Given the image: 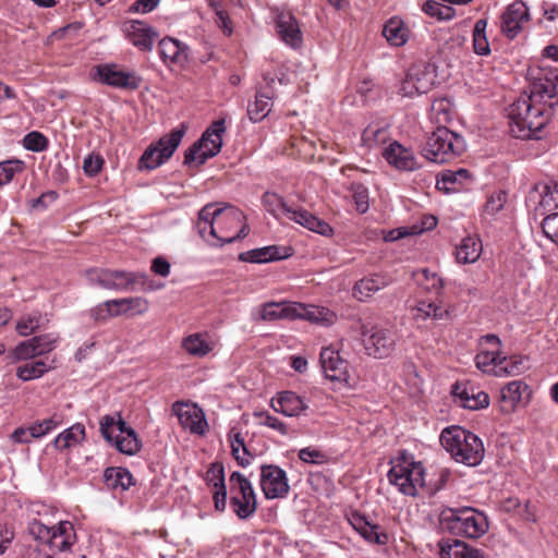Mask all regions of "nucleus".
I'll list each match as a JSON object with an SVG mask.
<instances>
[{"label":"nucleus","instance_id":"b1692460","mask_svg":"<svg viewBox=\"0 0 558 558\" xmlns=\"http://www.w3.org/2000/svg\"><path fill=\"white\" fill-rule=\"evenodd\" d=\"M292 254L293 248L290 246L269 245L242 252L239 259L247 263H269L286 259Z\"/></svg>","mask_w":558,"mask_h":558},{"label":"nucleus","instance_id":"09e8293b","mask_svg":"<svg viewBox=\"0 0 558 558\" xmlns=\"http://www.w3.org/2000/svg\"><path fill=\"white\" fill-rule=\"evenodd\" d=\"M422 10L425 14L439 21H450L456 16V10L452 7L440 4L435 0L424 2Z\"/></svg>","mask_w":558,"mask_h":558},{"label":"nucleus","instance_id":"6ab92c4d","mask_svg":"<svg viewBox=\"0 0 558 558\" xmlns=\"http://www.w3.org/2000/svg\"><path fill=\"white\" fill-rule=\"evenodd\" d=\"M98 78L101 83L122 89H137L142 78L134 72L119 70L116 64H105L97 69Z\"/></svg>","mask_w":558,"mask_h":558},{"label":"nucleus","instance_id":"0e129e2a","mask_svg":"<svg viewBox=\"0 0 558 558\" xmlns=\"http://www.w3.org/2000/svg\"><path fill=\"white\" fill-rule=\"evenodd\" d=\"M105 165V160L100 154L92 153L85 157L83 161V171L87 177L97 175Z\"/></svg>","mask_w":558,"mask_h":558},{"label":"nucleus","instance_id":"f3484780","mask_svg":"<svg viewBox=\"0 0 558 558\" xmlns=\"http://www.w3.org/2000/svg\"><path fill=\"white\" fill-rule=\"evenodd\" d=\"M172 412L184 429L197 435L206 433L208 424L205 414L196 404L178 401L172 405Z\"/></svg>","mask_w":558,"mask_h":558},{"label":"nucleus","instance_id":"69168bd1","mask_svg":"<svg viewBox=\"0 0 558 558\" xmlns=\"http://www.w3.org/2000/svg\"><path fill=\"white\" fill-rule=\"evenodd\" d=\"M299 459L305 463L323 464L327 462L328 456L313 447H306L299 451Z\"/></svg>","mask_w":558,"mask_h":558},{"label":"nucleus","instance_id":"c85d7f7f","mask_svg":"<svg viewBox=\"0 0 558 558\" xmlns=\"http://www.w3.org/2000/svg\"><path fill=\"white\" fill-rule=\"evenodd\" d=\"M473 175L464 168L458 170H444L438 174L436 187L445 193L458 192L460 189L470 185Z\"/></svg>","mask_w":558,"mask_h":558},{"label":"nucleus","instance_id":"37998d69","mask_svg":"<svg viewBox=\"0 0 558 558\" xmlns=\"http://www.w3.org/2000/svg\"><path fill=\"white\" fill-rule=\"evenodd\" d=\"M482 252V243L478 239L466 236L456 248L457 260L461 264L475 263Z\"/></svg>","mask_w":558,"mask_h":558},{"label":"nucleus","instance_id":"de8ad7c7","mask_svg":"<svg viewBox=\"0 0 558 558\" xmlns=\"http://www.w3.org/2000/svg\"><path fill=\"white\" fill-rule=\"evenodd\" d=\"M51 368L52 366L47 365L44 361H35L19 366L16 368V376L23 381H29L36 378H40Z\"/></svg>","mask_w":558,"mask_h":558},{"label":"nucleus","instance_id":"c9c22d12","mask_svg":"<svg viewBox=\"0 0 558 558\" xmlns=\"http://www.w3.org/2000/svg\"><path fill=\"white\" fill-rule=\"evenodd\" d=\"M182 348L190 355L204 357L215 348V341L208 333H192L182 340Z\"/></svg>","mask_w":558,"mask_h":558},{"label":"nucleus","instance_id":"5701e85b","mask_svg":"<svg viewBox=\"0 0 558 558\" xmlns=\"http://www.w3.org/2000/svg\"><path fill=\"white\" fill-rule=\"evenodd\" d=\"M383 156L390 166L401 171H413L420 167L414 154L397 141L384 149Z\"/></svg>","mask_w":558,"mask_h":558},{"label":"nucleus","instance_id":"49530a36","mask_svg":"<svg viewBox=\"0 0 558 558\" xmlns=\"http://www.w3.org/2000/svg\"><path fill=\"white\" fill-rule=\"evenodd\" d=\"M35 356H38L35 343L32 342V339H28L26 341H22L21 343H19L13 350H11L5 355L4 359L7 361V364H15L20 361H26Z\"/></svg>","mask_w":558,"mask_h":558},{"label":"nucleus","instance_id":"a878e982","mask_svg":"<svg viewBox=\"0 0 558 558\" xmlns=\"http://www.w3.org/2000/svg\"><path fill=\"white\" fill-rule=\"evenodd\" d=\"M351 526L368 543L384 545L388 541V535L378 524H373L368 519L357 512L351 513L349 517Z\"/></svg>","mask_w":558,"mask_h":558},{"label":"nucleus","instance_id":"0eeeda50","mask_svg":"<svg viewBox=\"0 0 558 558\" xmlns=\"http://www.w3.org/2000/svg\"><path fill=\"white\" fill-rule=\"evenodd\" d=\"M363 348L375 359L388 357L395 350L397 336L386 323L364 320L360 326Z\"/></svg>","mask_w":558,"mask_h":558},{"label":"nucleus","instance_id":"7ed1b4c3","mask_svg":"<svg viewBox=\"0 0 558 558\" xmlns=\"http://www.w3.org/2000/svg\"><path fill=\"white\" fill-rule=\"evenodd\" d=\"M526 97H520L510 106V132L517 138H539L538 133L548 123L542 106Z\"/></svg>","mask_w":558,"mask_h":558},{"label":"nucleus","instance_id":"052dcab7","mask_svg":"<svg viewBox=\"0 0 558 558\" xmlns=\"http://www.w3.org/2000/svg\"><path fill=\"white\" fill-rule=\"evenodd\" d=\"M23 170V162L21 160H7L0 162V185L8 184L13 179L16 172Z\"/></svg>","mask_w":558,"mask_h":558},{"label":"nucleus","instance_id":"2f4dec72","mask_svg":"<svg viewBox=\"0 0 558 558\" xmlns=\"http://www.w3.org/2000/svg\"><path fill=\"white\" fill-rule=\"evenodd\" d=\"M159 53L168 65L183 66L187 61V47L179 40L166 37L159 41Z\"/></svg>","mask_w":558,"mask_h":558},{"label":"nucleus","instance_id":"20e7f679","mask_svg":"<svg viewBox=\"0 0 558 558\" xmlns=\"http://www.w3.org/2000/svg\"><path fill=\"white\" fill-rule=\"evenodd\" d=\"M391 468L387 474L389 483L405 495L415 497L420 488L426 486L425 469L420 461L407 451H400L399 454L390 461Z\"/></svg>","mask_w":558,"mask_h":558},{"label":"nucleus","instance_id":"6e6d98bb","mask_svg":"<svg viewBox=\"0 0 558 558\" xmlns=\"http://www.w3.org/2000/svg\"><path fill=\"white\" fill-rule=\"evenodd\" d=\"M58 333H45L32 338V342L35 343L36 351L39 355L51 352L56 349L59 342Z\"/></svg>","mask_w":558,"mask_h":558},{"label":"nucleus","instance_id":"774afa93","mask_svg":"<svg viewBox=\"0 0 558 558\" xmlns=\"http://www.w3.org/2000/svg\"><path fill=\"white\" fill-rule=\"evenodd\" d=\"M507 202V193L504 191L496 192L489 196L485 205V211L489 215L499 213Z\"/></svg>","mask_w":558,"mask_h":558},{"label":"nucleus","instance_id":"864d4df0","mask_svg":"<svg viewBox=\"0 0 558 558\" xmlns=\"http://www.w3.org/2000/svg\"><path fill=\"white\" fill-rule=\"evenodd\" d=\"M263 204L267 211L275 217H278L279 214L289 216V211L291 210V207L276 193L266 192L263 196Z\"/></svg>","mask_w":558,"mask_h":558},{"label":"nucleus","instance_id":"cd10ccee","mask_svg":"<svg viewBox=\"0 0 558 558\" xmlns=\"http://www.w3.org/2000/svg\"><path fill=\"white\" fill-rule=\"evenodd\" d=\"M123 29L135 47L145 51L151 50L157 34L147 24L137 20L130 21L124 24Z\"/></svg>","mask_w":558,"mask_h":558},{"label":"nucleus","instance_id":"39448f33","mask_svg":"<svg viewBox=\"0 0 558 558\" xmlns=\"http://www.w3.org/2000/svg\"><path fill=\"white\" fill-rule=\"evenodd\" d=\"M441 526L456 536L478 538L488 530L483 512L471 507L447 508L439 515Z\"/></svg>","mask_w":558,"mask_h":558},{"label":"nucleus","instance_id":"13d9d810","mask_svg":"<svg viewBox=\"0 0 558 558\" xmlns=\"http://www.w3.org/2000/svg\"><path fill=\"white\" fill-rule=\"evenodd\" d=\"M352 198L355 203L356 210L364 214L368 209V191L361 183H352L349 187Z\"/></svg>","mask_w":558,"mask_h":558},{"label":"nucleus","instance_id":"680f3d73","mask_svg":"<svg viewBox=\"0 0 558 558\" xmlns=\"http://www.w3.org/2000/svg\"><path fill=\"white\" fill-rule=\"evenodd\" d=\"M417 281L424 289L429 291H438L442 287L441 278L428 269H423L417 274Z\"/></svg>","mask_w":558,"mask_h":558},{"label":"nucleus","instance_id":"1a4fd4ad","mask_svg":"<svg viewBox=\"0 0 558 558\" xmlns=\"http://www.w3.org/2000/svg\"><path fill=\"white\" fill-rule=\"evenodd\" d=\"M100 433L102 437L116 449L124 454L134 456L141 449V442L135 430L126 425L119 417L118 421L113 416L105 415L100 418Z\"/></svg>","mask_w":558,"mask_h":558},{"label":"nucleus","instance_id":"8fccbe9b","mask_svg":"<svg viewBox=\"0 0 558 558\" xmlns=\"http://www.w3.org/2000/svg\"><path fill=\"white\" fill-rule=\"evenodd\" d=\"M230 442H231V452L233 458L241 466H246L250 464V453L245 446L244 437L241 433H231L230 434Z\"/></svg>","mask_w":558,"mask_h":558},{"label":"nucleus","instance_id":"e433bc0d","mask_svg":"<svg viewBox=\"0 0 558 558\" xmlns=\"http://www.w3.org/2000/svg\"><path fill=\"white\" fill-rule=\"evenodd\" d=\"M527 386L522 380H513L504 386L500 390V408L502 412L509 413L521 402Z\"/></svg>","mask_w":558,"mask_h":558},{"label":"nucleus","instance_id":"2eb2a0df","mask_svg":"<svg viewBox=\"0 0 558 558\" xmlns=\"http://www.w3.org/2000/svg\"><path fill=\"white\" fill-rule=\"evenodd\" d=\"M259 485L266 499L286 498L290 492L286 471L275 464L260 466Z\"/></svg>","mask_w":558,"mask_h":558},{"label":"nucleus","instance_id":"603ef678","mask_svg":"<svg viewBox=\"0 0 558 558\" xmlns=\"http://www.w3.org/2000/svg\"><path fill=\"white\" fill-rule=\"evenodd\" d=\"M44 324L45 318L38 313H33L19 319L15 328L19 335L26 337L43 327Z\"/></svg>","mask_w":558,"mask_h":558},{"label":"nucleus","instance_id":"4be33fe9","mask_svg":"<svg viewBox=\"0 0 558 558\" xmlns=\"http://www.w3.org/2000/svg\"><path fill=\"white\" fill-rule=\"evenodd\" d=\"M319 357L326 378L338 383L349 381V364L340 356L338 351L331 348H323Z\"/></svg>","mask_w":558,"mask_h":558},{"label":"nucleus","instance_id":"4c0bfd02","mask_svg":"<svg viewBox=\"0 0 558 558\" xmlns=\"http://www.w3.org/2000/svg\"><path fill=\"white\" fill-rule=\"evenodd\" d=\"M113 303L114 313L113 315L121 316L125 314L134 315H143L149 308V302L143 296H133V298H124V299H116L111 300Z\"/></svg>","mask_w":558,"mask_h":558},{"label":"nucleus","instance_id":"473e14b6","mask_svg":"<svg viewBox=\"0 0 558 558\" xmlns=\"http://www.w3.org/2000/svg\"><path fill=\"white\" fill-rule=\"evenodd\" d=\"M288 218L301 225L302 227L308 229L310 231L316 232L320 235L331 236L333 234V229L329 223L319 219L318 217L314 216L313 214L305 209L291 208Z\"/></svg>","mask_w":558,"mask_h":558},{"label":"nucleus","instance_id":"72a5a7b5","mask_svg":"<svg viewBox=\"0 0 558 558\" xmlns=\"http://www.w3.org/2000/svg\"><path fill=\"white\" fill-rule=\"evenodd\" d=\"M271 408L286 416H298L306 410L304 400L292 391H283L271 400Z\"/></svg>","mask_w":558,"mask_h":558},{"label":"nucleus","instance_id":"9b49d317","mask_svg":"<svg viewBox=\"0 0 558 558\" xmlns=\"http://www.w3.org/2000/svg\"><path fill=\"white\" fill-rule=\"evenodd\" d=\"M29 533L37 541L47 545L52 554L70 549L75 541L74 527L69 521H62L58 525L48 526L38 520H34L29 524Z\"/></svg>","mask_w":558,"mask_h":558},{"label":"nucleus","instance_id":"ddd939ff","mask_svg":"<svg viewBox=\"0 0 558 558\" xmlns=\"http://www.w3.org/2000/svg\"><path fill=\"white\" fill-rule=\"evenodd\" d=\"M185 133L182 125L174 129L170 134L162 136L156 144L150 145L142 155L138 168L141 170H154L166 162L180 145Z\"/></svg>","mask_w":558,"mask_h":558},{"label":"nucleus","instance_id":"4468645a","mask_svg":"<svg viewBox=\"0 0 558 558\" xmlns=\"http://www.w3.org/2000/svg\"><path fill=\"white\" fill-rule=\"evenodd\" d=\"M436 75L432 66L415 64L411 66L401 83L400 94L404 97H414L426 94L435 84Z\"/></svg>","mask_w":558,"mask_h":558},{"label":"nucleus","instance_id":"7c9ffc66","mask_svg":"<svg viewBox=\"0 0 558 558\" xmlns=\"http://www.w3.org/2000/svg\"><path fill=\"white\" fill-rule=\"evenodd\" d=\"M452 393L458 398L461 407L470 410H478L489 404V397L484 391H474V388H468L466 385L457 383L452 387Z\"/></svg>","mask_w":558,"mask_h":558},{"label":"nucleus","instance_id":"f03ea898","mask_svg":"<svg viewBox=\"0 0 558 558\" xmlns=\"http://www.w3.org/2000/svg\"><path fill=\"white\" fill-rule=\"evenodd\" d=\"M440 442L447 452L459 463L478 465L485 454L482 439L460 426H450L440 434Z\"/></svg>","mask_w":558,"mask_h":558},{"label":"nucleus","instance_id":"c03bdc74","mask_svg":"<svg viewBox=\"0 0 558 558\" xmlns=\"http://www.w3.org/2000/svg\"><path fill=\"white\" fill-rule=\"evenodd\" d=\"M388 138V126L379 123L369 124L362 133V142L369 148L387 143Z\"/></svg>","mask_w":558,"mask_h":558},{"label":"nucleus","instance_id":"f704fd0d","mask_svg":"<svg viewBox=\"0 0 558 558\" xmlns=\"http://www.w3.org/2000/svg\"><path fill=\"white\" fill-rule=\"evenodd\" d=\"M389 284V280L381 275H372L359 280L353 287V296L360 302H366L377 291Z\"/></svg>","mask_w":558,"mask_h":558},{"label":"nucleus","instance_id":"a19ab883","mask_svg":"<svg viewBox=\"0 0 558 558\" xmlns=\"http://www.w3.org/2000/svg\"><path fill=\"white\" fill-rule=\"evenodd\" d=\"M271 99L272 95L270 93H256L255 100L247 105V114L252 122H259L269 114L272 107Z\"/></svg>","mask_w":558,"mask_h":558},{"label":"nucleus","instance_id":"f8f14e48","mask_svg":"<svg viewBox=\"0 0 558 558\" xmlns=\"http://www.w3.org/2000/svg\"><path fill=\"white\" fill-rule=\"evenodd\" d=\"M230 506L233 512L242 520L252 517L257 509V499L252 483L240 472L231 473Z\"/></svg>","mask_w":558,"mask_h":558},{"label":"nucleus","instance_id":"ea45409f","mask_svg":"<svg viewBox=\"0 0 558 558\" xmlns=\"http://www.w3.org/2000/svg\"><path fill=\"white\" fill-rule=\"evenodd\" d=\"M104 481L108 488L122 492L133 485V476L124 468H107L104 472Z\"/></svg>","mask_w":558,"mask_h":558},{"label":"nucleus","instance_id":"f257e3e1","mask_svg":"<svg viewBox=\"0 0 558 558\" xmlns=\"http://www.w3.org/2000/svg\"><path fill=\"white\" fill-rule=\"evenodd\" d=\"M244 220V214L233 206L218 207L207 204L198 214L197 229L203 239L209 241L208 234L223 245L247 235Z\"/></svg>","mask_w":558,"mask_h":558},{"label":"nucleus","instance_id":"bb28decb","mask_svg":"<svg viewBox=\"0 0 558 558\" xmlns=\"http://www.w3.org/2000/svg\"><path fill=\"white\" fill-rule=\"evenodd\" d=\"M437 547L440 558H485L482 550L460 539L442 538Z\"/></svg>","mask_w":558,"mask_h":558},{"label":"nucleus","instance_id":"4d7b16f0","mask_svg":"<svg viewBox=\"0 0 558 558\" xmlns=\"http://www.w3.org/2000/svg\"><path fill=\"white\" fill-rule=\"evenodd\" d=\"M62 423V416L60 414L54 413L49 418H45L43 421L34 423L33 433L36 438H40L56 429Z\"/></svg>","mask_w":558,"mask_h":558},{"label":"nucleus","instance_id":"3c124183","mask_svg":"<svg viewBox=\"0 0 558 558\" xmlns=\"http://www.w3.org/2000/svg\"><path fill=\"white\" fill-rule=\"evenodd\" d=\"M416 318L442 319L448 312L433 302L420 301L413 308Z\"/></svg>","mask_w":558,"mask_h":558},{"label":"nucleus","instance_id":"9d476101","mask_svg":"<svg viewBox=\"0 0 558 558\" xmlns=\"http://www.w3.org/2000/svg\"><path fill=\"white\" fill-rule=\"evenodd\" d=\"M225 132V120L215 121L185 153L184 165L198 167L216 156L222 146L221 134Z\"/></svg>","mask_w":558,"mask_h":558},{"label":"nucleus","instance_id":"a18cd8bd","mask_svg":"<svg viewBox=\"0 0 558 558\" xmlns=\"http://www.w3.org/2000/svg\"><path fill=\"white\" fill-rule=\"evenodd\" d=\"M487 24L486 19H480L476 21L473 28V50L478 56H488L490 53L489 41L486 34Z\"/></svg>","mask_w":558,"mask_h":558},{"label":"nucleus","instance_id":"6e6552de","mask_svg":"<svg viewBox=\"0 0 558 558\" xmlns=\"http://www.w3.org/2000/svg\"><path fill=\"white\" fill-rule=\"evenodd\" d=\"M90 284L99 286L107 290L130 291L135 284H141L143 290H153V286L146 287L147 275L144 272H129L94 268L86 271Z\"/></svg>","mask_w":558,"mask_h":558},{"label":"nucleus","instance_id":"423d86ee","mask_svg":"<svg viewBox=\"0 0 558 558\" xmlns=\"http://www.w3.org/2000/svg\"><path fill=\"white\" fill-rule=\"evenodd\" d=\"M464 149L465 142L462 136L446 126H438L428 136L422 153L433 162L445 163L461 155Z\"/></svg>","mask_w":558,"mask_h":558},{"label":"nucleus","instance_id":"c756f323","mask_svg":"<svg viewBox=\"0 0 558 558\" xmlns=\"http://www.w3.org/2000/svg\"><path fill=\"white\" fill-rule=\"evenodd\" d=\"M206 482L215 488L214 502L218 511H225L227 506V488L225 484V469L222 463H211L206 472Z\"/></svg>","mask_w":558,"mask_h":558},{"label":"nucleus","instance_id":"58836bf2","mask_svg":"<svg viewBox=\"0 0 558 558\" xmlns=\"http://www.w3.org/2000/svg\"><path fill=\"white\" fill-rule=\"evenodd\" d=\"M85 439V426L76 423L60 433L53 440V446L58 450H65L82 444Z\"/></svg>","mask_w":558,"mask_h":558},{"label":"nucleus","instance_id":"5fc2aeb1","mask_svg":"<svg viewBox=\"0 0 558 558\" xmlns=\"http://www.w3.org/2000/svg\"><path fill=\"white\" fill-rule=\"evenodd\" d=\"M452 111L451 104L448 99L441 98L436 99L432 104V119H434L437 123L444 124L451 120Z\"/></svg>","mask_w":558,"mask_h":558},{"label":"nucleus","instance_id":"aec40b11","mask_svg":"<svg viewBox=\"0 0 558 558\" xmlns=\"http://www.w3.org/2000/svg\"><path fill=\"white\" fill-rule=\"evenodd\" d=\"M507 359L501 356L500 352L497 350L492 351H481L475 356V364L478 369L484 373H495L496 375H500L501 373L508 375H515L520 373L523 367V361L521 359L511 361V364H507L506 366H500L499 371H495L498 365H501L506 362Z\"/></svg>","mask_w":558,"mask_h":558},{"label":"nucleus","instance_id":"393cba45","mask_svg":"<svg viewBox=\"0 0 558 558\" xmlns=\"http://www.w3.org/2000/svg\"><path fill=\"white\" fill-rule=\"evenodd\" d=\"M276 27L279 37L290 47L299 48L303 36L299 23L291 12H281L277 15Z\"/></svg>","mask_w":558,"mask_h":558},{"label":"nucleus","instance_id":"e2e57ef3","mask_svg":"<svg viewBox=\"0 0 558 558\" xmlns=\"http://www.w3.org/2000/svg\"><path fill=\"white\" fill-rule=\"evenodd\" d=\"M254 416L259 418L258 423L260 425L270 427V428L277 430L282 436L288 435V427H287V425L282 421L277 418L276 416H272L271 414H269L267 412H262V411L260 412H255Z\"/></svg>","mask_w":558,"mask_h":558},{"label":"nucleus","instance_id":"dca6fc26","mask_svg":"<svg viewBox=\"0 0 558 558\" xmlns=\"http://www.w3.org/2000/svg\"><path fill=\"white\" fill-rule=\"evenodd\" d=\"M558 69L545 72L541 70L531 84L530 95L525 96L535 102L544 100L550 109L558 106Z\"/></svg>","mask_w":558,"mask_h":558},{"label":"nucleus","instance_id":"a211bd4d","mask_svg":"<svg viewBox=\"0 0 558 558\" xmlns=\"http://www.w3.org/2000/svg\"><path fill=\"white\" fill-rule=\"evenodd\" d=\"M529 20V8L523 1L517 0L509 4L501 15V32L509 39H513Z\"/></svg>","mask_w":558,"mask_h":558},{"label":"nucleus","instance_id":"79ce46f5","mask_svg":"<svg viewBox=\"0 0 558 558\" xmlns=\"http://www.w3.org/2000/svg\"><path fill=\"white\" fill-rule=\"evenodd\" d=\"M383 35L396 47H401L409 40V29L398 17H392L385 24Z\"/></svg>","mask_w":558,"mask_h":558},{"label":"nucleus","instance_id":"bf43d9fd","mask_svg":"<svg viewBox=\"0 0 558 558\" xmlns=\"http://www.w3.org/2000/svg\"><path fill=\"white\" fill-rule=\"evenodd\" d=\"M23 146L27 150L37 153L44 151L48 147V140L40 132L33 131L24 136Z\"/></svg>","mask_w":558,"mask_h":558},{"label":"nucleus","instance_id":"412c9836","mask_svg":"<svg viewBox=\"0 0 558 558\" xmlns=\"http://www.w3.org/2000/svg\"><path fill=\"white\" fill-rule=\"evenodd\" d=\"M283 318H305L314 323L331 325L336 315L325 307L313 305L306 307L300 303H283Z\"/></svg>","mask_w":558,"mask_h":558},{"label":"nucleus","instance_id":"338daca9","mask_svg":"<svg viewBox=\"0 0 558 558\" xmlns=\"http://www.w3.org/2000/svg\"><path fill=\"white\" fill-rule=\"evenodd\" d=\"M542 229L545 235L558 245V213L547 215L542 222Z\"/></svg>","mask_w":558,"mask_h":558}]
</instances>
